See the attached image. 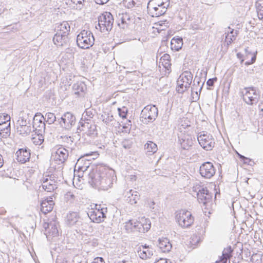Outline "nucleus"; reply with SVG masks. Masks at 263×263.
I'll use <instances>...</instances> for the list:
<instances>
[{"instance_id": "nucleus-27", "label": "nucleus", "mask_w": 263, "mask_h": 263, "mask_svg": "<svg viewBox=\"0 0 263 263\" xmlns=\"http://www.w3.org/2000/svg\"><path fill=\"white\" fill-rule=\"evenodd\" d=\"M183 45V40L181 37H174L171 42V48L173 50L179 51Z\"/></svg>"}, {"instance_id": "nucleus-18", "label": "nucleus", "mask_w": 263, "mask_h": 263, "mask_svg": "<svg viewBox=\"0 0 263 263\" xmlns=\"http://www.w3.org/2000/svg\"><path fill=\"white\" fill-rule=\"evenodd\" d=\"M168 6H152L147 5V9L152 17H158L164 14Z\"/></svg>"}, {"instance_id": "nucleus-33", "label": "nucleus", "mask_w": 263, "mask_h": 263, "mask_svg": "<svg viewBox=\"0 0 263 263\" xmlns=\"http://www.w3.org/2000/svg\"><path fill=\"white\" fill-rule=\"evenodd\" d=\"M31 130L32 127L30 125L24 126H18L17 128V132L23 136L29 135L31 132Z\"/></svg>"}, {"instance_id": "nucleus-41", "label": "nucleus", "mask_w": 263, "mask_h": 263, "mask_svg": "<svg viewBox=\"0 0 263 263\" xmlns=\"http://www.w3.org/2000/svg\"><path fill=\"white\" fill-rule=\"evenodd\" d=\"M85 132L88 136L91 137H95L98 134L96 126L91 124H90V127H88V129H86Z\"/></svg>"}, {"instance_id": "nucleus-48", "label": "nucleus", "mask_w": 263, "mask_h": 263, "mask_svg": "<svg viewBox=\"0 0 263 263\" xmlns=\"http://www.w3.org/2000/svg\"><path fill=\"white\" fill-rule=\"evenodd\" d=\"M63 139V141L68 145H71L73 142L74 138L71 136H64Z\"/></svg>"}, {"instance_id": "nucleus-49", "label": "nucleus", "mask_w": 263, "mask_h": 263, "mask_svg": "<svg viewBox=\"0 0 263 263\" xmlns=\"http://www.w3.org/2000/svg\"><path fill=\"white\" fill-rule=\"evenodd\" d=\"M75 197L73 193L70 191L67 192L64 195V198L66 200H70L71 199H74Z\"/></svg>"}, {"instance_id": "nucleus-15", "label": "nucleus", "mask_w": 263, "mask_h": 263, "mask_svg": "<svg viewBox=\"0 0 263 263\" xmlns=\"http://www.w3.org/2000/svg\"><path fill=\"white\" fill-rule=\"evenodd\" d=\"M65 222L69 227L75 226L80 228L82 226V221L79 214L76 212H70L65 218Z\"/></svg>"}, {"instance_id": "nucleus-34", "label": "nucleus", "mask_w": 263, "mask_h": 263, "mask_svg": "<svg viewBox=\"0 0 263 263\" xmlns=\"http://www.w3.org/2000/svg\"><path fill=\"white\" fill-rule=\"evenodd\" d=\"M148 5H152V6H169L170 0H149L148 4Z\"/></svg>"}, {"instance_id": "nucleus-8", "label": "nucleus", "mask_w": 263, "mask_h": 263, "mask_svg": "<svg viewBox=\"0 0 263 263\" xmlns=\"http://www.w3.org/2000/svg\"><path fill=\"white\" fill-rule=\"evenodd\" d=\"M175 219L182 228H188L194 222V217L191 213L187 210H181L176 212Z\"/></svg>"}, {"instance_id": "nucleus-19", "label": "nucleus", "mask_w": 263, "mask_h": 263, "mask_svg": "<svg viewBox=\"0 0 263 263\" xmlns=\"http://www.w3.org/2000/svg\"><path fill=\"white\" fill-rule=\"evenodd\" d=\"M179 141L181 147L188 149L193 144L192 136L188 134H181L178 136Z\"/></svg>"}, {"instance_id": "nucleus-45", "label": "nucleus", "mask_w": 263, "mask_h": 263, "mask_svg": "<svg viewBox=\"0 0 263 263\" xmlns=\"http://www.w3.org/2000/svg\"><path fill=\"white\" fill-rule=\"evenodd\" d=\"M200 78H197V77L195 78L194 81V83L193 84V86L192 87V94H193V92H194L195 90H198V87H200Z\"/></svg>"}, {"instance_id": "nucleus-4", "label": "nucleus", "mask_w": 263, "mask_h": 263, "mask_svg": "<svg viewBox=\"0 0 263 263\" xmlns=\"http://www.w3.org/2000/svg\"><path fill=\"white\" fill-rule=\"evenodd\" d=\"M98 26H96L97 29L106 34L112 29L114 23V17L109 12H104L98 17Z\"/></svg>"}, {"instance_id": "nucleus-52", "label": "nucleus", "mask_w": 263, "mask_h": 263, "mask_svg": "<svg viewBox=\"0 0 263 263\" xmlns=\"http://www.w3.org/2000/svg\"><path fill=\"white\" fill-rule=\"evenodd\" d=\"M41 119L42 120H43V115L40 113V112H37L35 114L33 117V123H37V120L39 119Z\"/></svg>"}, {"instance_id": "nucleus-64", "label": "nucleus", "mask_w": 263, "mask_h": 263, "mask_svg": "<svg viewBox=\"0 0 263 263\" xmlns=\"http://www.w3.org/2000/svg\"><path fill=\"white\" fill-rule=\"evenodd\" d=\"M114 263H132L130 260H122V261H115Z\"/></svg>"}, {"instance_id": "nucleus-9", "label": "nucleus", "mask_w": 263, "mask_h": 263, "mask_svg": "<svg viewBox=\"0 0 263 263\" xmlns=\"http://www.w3.org/2000/svg\"><path fill=\"white\" fill-rule=\"evenodd\" d=\"M61 127L66 129H70L76 123V117L70 112L64 113L62 116L58 120Z\"/></svg>"}, {"instance_id": "nucleus-30", "label": "nucleus", "mask_w": 263, "mask_h": 263, "mask_svg": "<svg viewBox=\"0 0 263 263\" xmlns=\"http://www.w3.org/2000/svg\"><path fill=\"white\" fill-rule=\"evenodd\" d=\"M100 119L107 125H113L114 116L108 112H104L101 116Z\"/></svg>"}, {"instance_id": "nucleus-12", "label": "nucleus", "mask_w": 263, "mask_h": 263, "mask_svg": "<svg viewBox=\"0 0 263 263\" xmlns=\"http://www.w3.org/2000/svg\"><path fill=\"white\" fill-rule=\"evenodd\" d=\"M197 200L200 203H203L205 208L211 205L212 195L206 187H201L197 193Z\"/></svg>"}, {"instance_id": "nucleus-36", "label": "nucleus", "mask_w": 263, "mask_h": 263, "mask_svg": "<svg viewBox=\"0 0 263 263\" xmlns=\"http://www.w3.org/2000/svg\"><path fill=\"white\" fill-rule=\"evenodd\" d=\"M45 123H33L32 127L36 134H43L45 132Z\"/></svg>"}, {"instance_id": "nucleus-35", "label": "nucleus", "mask_w": 263, "mask_h": 263, "mask_svg": "<svg viewBox=\"0 0 263 263\" xmlns=\"http://www.w3.org/2000/svg\"><path fill=\"white\" fill-rule=\"evenodd\" d=\"M233 250L231 246H229L226 248H224L222 251V255L220 257L223 259H226V261L230 260L232 256Z\"/></svg>"}, {"instance_id": "nucleus-3", "label": "nucleus", "mask_w": 263, "mask_h": 263, "mask_svg": "<svg viewBox=\"0 0 263 263\" xmlns=\"http://www.w3.org/2000/svg\"><path fill=\"white\" fill-rule=\"evenodd\" d=\"M241 95L243 101L249 105L256 104L260 99V91L254 86L245 87Z\"/></svg>"}, {"instance_id": "nucleus-53", "label": "nucleus", "mask_w": 263, "mask_h": 263, "mask_svg": "<svg viewBox=\"0 0 263 263\" xmlns=\"http://www.w3.org/2000/svg\"><path fill=\"white\" fill-rule=\"evenodd\" d=\"M217 80V78L216 77L209 79L206 82V85L210 87L213 86L215 82H216Z\"/></svg>"}, {"instance_id": "nucleus-50", "label": "nucleus", "mask_w": 263, "mask_h": 263, "mask_svg": "<svg viewBox=\"0 0 263 263\" xmlns=\"http://www.w3.org/2000/svg\"><path fill=\"white\" fill-rule=\"evenodd\" d=\"M257 12L263 10V0H258L255 3Z\"/></svg>"}, {"instance_id": "nucleus-25", "label": "nucleus", "mask_w": 263, "mask_h": 263, "mask_svg": "<svg viewBox=\"0 0 263 263\" xmlns=\"http://www.w3.org/2000/svg\"><path fill=\"white\" fill-rule=\"evenodd\" d=\"M139 194L138 192L130 190L127 192L125 197H126V201L130 204H134L136 203L139 199Z\"/></svg>"}, {"instance_id": "nucleus-1", "label": "nucleus", "mask_w": 263, "mask_h": 263, "mask_svg": "<svg viewBox=\"0 0 263 263\" xmlns=\"http://www.w3.org/2000/svg\"><path fill=\"white\" fill-rule=\"evenodd\" d=\"M88 182L93 187L99 190H107L112 184V177L111 173L102 171L97 167L92 168L89 166Z\"/></svg>"}, {"instance_id": "nucleus-51", "label": "nucleus", "mask_w": 263, "mask_h": 263, "mask_svg": "<svg viewBox=\"0 0 263 263\" xmlns=\"http://www.w3.org/2000/svg\"><path fill=\"white\" fill-rule=\"evenodd\" d=\"M73 4L76 5V9L81 10L83 7V5L82 4V2L80 0H73Z\"/></svg>"}, {"instance_id": "nucleus-28", "label": "nucleus", "mask_w": 263, "mask_h": 263, "mask_svg": "<svg viewBox=\"0 0 263 263\" xmlns=\"http://www.w3.org/2000/svg\"><path fill=\"white\" fill-rule=\"evenodd\" d=\"M137 252L139 257L142 259L150 258L153 255L152 248L141 249V247H139Z\"/></svg>"}, {"instance_id": "nucleus-24", "label": "nucleus", "mask_w": 263, "mask_h": 263, "mask_svg": "<svg viewBox=\"0 0 263 263\" xmlns=\"http://www.w3.org/2000/svg\"><path fill=\"white\" fill-rule=\"evenodd\" d=\"M54 204L52 197L43 200L41 203V211L44 214L51 212Z\"/></svg>"}, {"instance_id": "nucleus-17", "label": "nucleus", "mask_w": 263, "mask_h": 263, "mask_svg": "<svg viewBox=\"0 0 263 263\" xmlns=\"http://www.w3.org/2000/svg\"><path fill=\"white\" fill-rule=\"evenodd\" d=\"M136 221V231L140 233H145L148 231L151 227L150 220L145 217H142Z\"/></svg>"}, {"instance_id": "nucleus-13", "label": "nucleus", "mask_w": 263, "mask_h": 263, "mask_svg": "<svg viewBox=\"0 0 263 263\" xmlns=\"http://www.w3.org/2000/svg\"><path fill=\"white\" fill-rule=\"evenodd\" d=\"M197 140L199 143L202 147L206 151L212 149L214 146V140L212 136L210 135H208L207 133L200 134L198 136Z\"/></svg>"}, {"instance_id": "nucleus-20", "label": "nucleus", "mask_w": 263, "mask_h": 263, "mask_svg": "<svg viewBox=\"0 0 263 263\" xmlns=\"http://www.w3.org/2000/svg\"><path fill=\"white\" fill-rule=\"evenodd\" d=\"M53 157L55 161H59V163H63L68 157V151L65 148L61 146L57 149Z\"/></svg>"}, {"instance_id": "nucleus-42", "label": "nucleus", "mask_w": 263, "mask_h": 263, "mask_svg": "<svg viewBox=\"0 0 263 263\" xmlns=\"http://www.w3.org/2000/svg\"><path fill=\"white\" fill-rule=\"evenodd\" d=\"M125 229L127 231H136V221L133 220H129L125 223Z\"/></svg>"}, {"instance_id": "nucleus-22", "label": "nucleus", "mask_w": 263, "mask_h": 263, "mask_svg": "<svg viewBox=\"0 0 263 263\" xmlns=\"http://www.w3.org/2000/svg\"><path fill=\"white\" fill-rule=\"evenodd\" d=\"M16 155L17 161L25 163L30 159V150L27 148H21L16 152Z\"/></svg>"}, {"instance_id": "nucleus-23", "label": "nucleus", "mask_w": 263, "mask_h": 263, "mask_svg": "<svg viewBox=\"0 0 263 263\" xmlns=\"http://www.w3.org/2000/svg\"><path fill=\"white\" fill-rule=\"evenodd\" d=\"M87 87L84 82L78 81L74 83L72 86V90L74 93L78 97H84Z\"/></svg>"}, {"instance_id": "nucleus-43", "label": "nucleus", "mask_w": 263, "mask_h": 263, "mask_svg": "<svg viewBox=\"0 0 263 263\" xmlns=\"http://www.w3.org/2000/svg\"><path fill=\"white\" fill-rule=\"evenodd\" d=\"M10 122V117L7 114L4 113L0 115V125L3 126Z\"/></svg>"}, {"instance_id": "nucleus-61", "label": "nucleus", "mask_w": 263, "mask_h": 263, "mask_svg": "<svg viewBox=\"0 0 263 263\" xmlns=\"http://www.w3.org/2000/svg\"><path fill=\"white\" fill-rule=\"evenodd\" d=\"M123 128L124 129V132H125L126 133H129L130 132L131 127H129L128 125L125 124L123 126Z\"/></svg>"}, {"instance_id": "nucleus-2", "label": "nucleus", "mask_w": 263, "mask_h": 263, "mask_svg": "<svg viewBox=\"0 0 263 263\" xmlns=\"http://www.w3.org/2000/svg\"><path fill=\"white\" fill-rule=\"evenodd\" d=\"M56 32L53 42L58 47L67 46L69 42L70 26L68 22L64 21L58 24L55 28Z\"/></svg>"}, {"instance_id": "nucleus-60", "label": "nucleus", "mask_w": 263, "mask_h": 263, "mask_svg": "<svg viewBox=\"0 0 263 263\" xmlns=\"http://www.w3.org/2000/svg\"><path fill=\"white\" fill-rule=\"evenodd\" d=\"M257 12V15H258V18L260 20L262 21V22H263V10H259Z\"/></svg>"}, {"instance_id": "nucleus-21", "label": "nucleus", "mask_w": 263, "mask_h": 263, "mask_svg": "<svg viewBox=\"0 0 263 263\" xmlns=\"http://www.w3.org/2000/svg\"><path fill=\"white\" fill-rule=\"evenodd\" d=\"M157 246L163 253L169 252L172 248V245L170 240L165 237L159 238Z\"/></svg>"}, {"instance_id": "nucleus-57", "label": "nucleus", "mask_w": 263, "mask_h": 263, "mask_svg": "<svg viewBox=\"0 0 263 263\" xmlns=\"http://www.w3.org/2000/svg\"><path fill=\"white\" fill-rule=\"evenodd\" d=\"M154 263H172L171 260L169 259L160 258V259L156 261Z\"/></svg>"}, {"instance_id": "nucleus-6", "label": "nucleus", "mask_w": 263, "mask_h": 263, "mask_svg": "<svg viewBox=\"0 0 263 263\" xmlns=\"http://www.w3.org/2000/svg\"><path fill=\"white\" fill-rule=\"evenodd\" d=\"M158 115V109L156 105H148L142 110L140 120L144 124L152 123Z\"/></svg>"}, {"instance_id": "nucleus-14", "label": "nucleus", "mask_w": 263, "mask_h": 263, "mask_svg": "<svg viewBox=\"0 0 263 263\" xmlns=\"http://www.w3.org/2000/svg\"><path fill=\"white\" fill-rule=\"evenodd\" d=\"M215 168L211 162H204L200 166V174L205 179H210L215 175Z\"/></svg>"}, {"instance_id": "nucleus-16", "label": "nucleus", "mask_w": 263, "mask_h": 263, "mask_svg": "<svg viewBox=\"0 0 263 263\" xmlns=\"http://www.w3.org/2000/svg\"><path fill=\"white\" fill-rule=\"evenodd\" d=\"M57 182L54 179V176H48L44 178L42 183V188L48 192H51L57 189Z\"/></svg>"}, {"instance_id": "nucleus-29", "label": "nucleus", "mask_w": 263, "mask_h": 263, "mask_svg": "<svg viewBox=\"0 0 263 263\" xmlns=\"http://www.w3.org/2000/svg\"><path fill=\"white\" fill-rule=\"evenodd\" d=\"M170 58L168 54L165 53L161 57L159 61V65L161 64L166 70L168 71L171 69V66Z\"/></svg>"}, {"instance_id": "nucleus-46", "label": "nucleus", "mask_w": 263, "mask_h": 263, "mask_svg": "<svg viewBox=\"0 0 263 263\" xmlns=\"http://www.w3.org/2000/svg\"><path fill=\"white\" fill-rule=\"evenodd\" d=\"M118 114L120 117L122 118H126L128 109L125 107L118 108Z\"/></svg>"}, {"instance_id": "nucleus-10", "label": "nucleus", "mask_w": 263, "mask_h": 263, "mask_svg": "<svg viewBox=\"0 0 263 263\" xmlns=\"http://www.w3.org/2000/svg\"><path fill=\"white\" fill-rule=\"evenodd\" d=\"M106 208H102L101 209H91L88 211L87 215L92 222L100 223L106 218Z\"/></svg>"}, {"instance_id": "nucleus-26", "label": "nucleus", "mask_w": 263, "mask_h": 263, "mask_svg": "<svg viewBox=\"0 0 263 263\" xmlns=\"http://www.w3.org/2000/svg\"><path fill=\"white\" fill-rule=\"evenodd\" d=\"M130 16L127 13H119L117 15L118 25L121 28H124L129 24Z\"/></svg>"}, {"instance_id": "nucleus-5", "label": "nucleus", "mask_w": 263, "mask_h": 263, "mask_svg": "<svg viewBox=\"0 0 263 263\" xmlns=\"http://www.w3.org/2000/svg\"><path fill=\"white\" fill-rule=\"evenodd\" d=\"M95 38L90 30H83L77 35V44L82 49H88L94 44Z\"/></svg>"}, {"instance_id": "nucleus-54", "label": "nucleus", "mask_w": 263, "mask_h": 263, "mask_svg": "<svg viewBox=\"0 0 263 263\" xmlns=\"http://www.w3.org/2000/svg\"><path fill=\"white\" fill-rule=\"evenodd\" d=\"M157 24L160 26H164L165 27H169V22L166 20L159 21L158 22Z\"/></svg>"}, {"instance_id": "nucleus-11", "label": "nucleus", "mask_w": 263, "mask_h": 263, "mask_svg": "<svg viewBox=\"0 0 263 263\" xmlns=\"http://www.w3.org/2000/svg\"><path fill=\"white\" fill-rule=\"evenodd\" d=\"M59 223L55 220H53L44 224L45 229V234L49 240L52 239L59 235Z\"/></svg>"}, {"instance_id": "nucleus-47", "label": "nucleus", "mask_w": 263, "mask_h": 263, "mask_svg": "<svg viewBox=\"0 0 263 263\" xmlns=\"http://www.w3.org/2000/svg\"><path fill=\"white\" fill-rule=\"evenodd\" d=\"M122 146L126 149L131 148L132 142L130 140H124L122 142Z\"/></svg>"}, {"instance_id": "nucleus-59", "label": "nucleus", "mask_w": 263, "mask_h": 263, "mask_svg": "<svg viewBox=\"0 0 263 263\" xmlns=\"http://www.w3.org/2000/svg\"><path fill=\"white\" fill-rule=\"evenodd\" d=\"M96 4L99 5H103L107 3L109 0H94Z\"/></svg>"}, {"instance_id": "nucleus-31", "label": "nucleus", "mask_w": 263, "mask_h": 263, "mask_svg": "<svg viewBox=\"0 0 263 263\" xmlns=\"http://www.w3.org/2000/svg\"><path fill=\"white\" fill-rule=\"evenodd\" d=\"M145 149L148 155H152L156 153L157 150V145L156 143L151 141H148L144 145Z\"/></svg>"}, {"instance_id": "nucleus-37", "label": "nucleus", "mask_w": 263, "mask_h": 263, "mask_svg": "<svg viewBox=\"0 0 263 263\" xmlns=\"http://www.w3.org/2000/svg\"><path fill=\"white\" fill-rule=\"evenodd\" d=\"M245 51H246V53L247 54L246 55V59H248L249 58V54H251L252 55V57L251 58V60L250 61H246L245 62V64L246 66H248L249 65L253 64L255 62V61L256 60V53H257V52L256 51L255 53H252L251 52L249 51L248 48L245 49Z\"/></svg>"}, {"instance_id": "nucleus-56", "label": "nucleus", "mask_w": 263, "mask_h": 263, "mask_svg": "<svg viewBox=\"0 0 263 263\" xmlns=\"http://www.w3.org/2000/svg\"><path fill=\"white\" fill-rule=\"evenodd\" d=\"M92 263H105L104 259L101 257H98L94 259Z\"/></svg>"}, {"instance_id": "nucleus-7", "label": "nucleus", "mask_w": 263, "mask_h": 263, "mask_svg": "<svg viewBox=\"0 0 263 263\" xmlns=\"http://www.w3.org/2000/svg\"><path fill=\"white\" fill-rule=\"evenodd\" d=\"M192 79L193 74L191 71L187 70L184 71L179 76L177 81L176 91L179 93H183L187 90L191 86Z\"/></svg>"}, {"instance_id": "nucleus-32", "label": "nucleus", "mask_w": 263, "mask_h": 263, "mask_svg": "<svg viewBox=\"0 0 263 263\" xmlns=\"http://www.w3.org/2000/svg\"><path fill=\"white\" fill-rule=\"evenodd\" d=\"M228 28L231 30L226 36L225 42L227 43L228 45H229L236 39L238 34V31L236 30L234 31V30L233 29H231L230 27H229Z\"/></svg>"}, {"instance_id": "nucleus-55", "label": "nucleus", "mask_w": 263, "mask_h": 263, "mask_svg": "<svg viewBox=\"0 0 263 263\" xmlns=\"http://www.w3.org/2000/svg\"><path fill=\"white\" fill-rule=\"evenodd\" d=\"M84 115H85L88 118H89V119H90L91 120V119H92L93 117V112L92 111L89 109H86L84 112L83 113Z\"/></svg>"}, {"instance_id": "nucleus-62", "label": "nucleus", "mask_w": 263, "mask_h": 263, "mask_svg": "<svg viewBox=\"0 0 263 263\" xmlns=\"http://www.w3.org/2000/svg\"><path fill=\"white\" fill-rule=\"evenodd\" d=\"M227 261L219 257V259L215 261V263H227Z\"/></svg>"}, {"instance_id": "nucleus-63", "label": "nucleus", "mask_w": 263, "mask_h": 263, "mask_svg": "<svg viewBox=\"0 0 263 263\" xmlns=\"http://www.w3.org/2000/svg\"><path fill=\"white\" fill-rule=\"evenodd\" d=\"M259 109L261 112L262 116H263V101L261 102L258 105Z\"/></svg>"}, {"instance_id": "nucleus-58", "label": "nucleus", "mask_w": 263, "mask_h": 263, "mask_svg": "<svg viewBox=\"0 0 263 263\" xmlns=\"http://www.w3.org/2000/svg\"><path fill=\"white\" fill-rule=\"evenodd\" d=\"M19 122V126H24L25 125H27V123L26 120H24L23 118L21 119V121H18Z\"/></svg>"}, {"instance_id": "nucleus-39", "label": "nucleus", "mask_w": 263, "mask_h": 263, "mask_svg": "<svg viewBox=\"0 0 263 263\" xmlns=\"http://www.w3.org/2000/svg\"><path fill=\"white\" fill-rule=\"evenodd\" d=\"M90 123L88 122L86 120H80L79 123V125L77 127V130L85 132L86 129H88V127H90Z\"/></svg>"}, {"instance_id": "nucleus-40", "label": "nucleus", "mask_w": 263, "mask_h": 263, "mask_svg": "<svg viewBox=\"0 0 263 263\" xmlns=\"http://www.w3.org/2000/svg\"><path fill=\"white\" fill-rule=\"evenodd\" d=\"M32 143L35 145H40L44 141L43 134H37V135L31 139Z\"/></svg>"}, {"instance_id": "nucleus-44", "label": "nucleus", "mask_w": 263, "mask_h": 263, "mask_svg": "<svg viewBox=\"0 0 263 263\" xmlns=\"http://www.w3.org/2000/svg\"><path fill=\"white\" fill-rule=\"evenodd\" d=\"M5 125V128H0V134L3 137H7L10 134V122Z\"/></svg>"}, {"instance_id": "nucleus-38", "label": "nucleus", "mask_w": 263, "mask_h": 263, "mask_svg": "<svg viewBox=\"0 0 263 263\" xmlns=\"http://www.w3.org/2000/svg\"><path fill=\"white\" fill-rule=\"evenodd\" d=\"M44 116L46 122L49 124H52L57 121V117L53 113L47 112Z\"/></svg>"}]
</instances>
